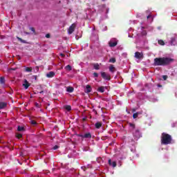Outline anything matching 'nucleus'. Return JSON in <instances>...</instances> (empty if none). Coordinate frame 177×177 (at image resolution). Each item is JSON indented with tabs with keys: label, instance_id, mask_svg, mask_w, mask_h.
I'll return each instance as SVG.
<instances>
[{
	"label": "nucleus",
	"instance_id": "21",
	"mask_svg": "<svg viewBox=\"0 0 177 177\" xmlns=\"http://www.w3.org/2000/svg\"><path fill=\"white\" fill-rule=\"evenodd\" d=\"M25 71H26V73H31V71H32V68H31V67H26L25 68Z\"/></svg>",
	"mask_w": 177,
	"mask_h": 177
},
{
	"label": "nucleus",
	"instance_id": "23",
	"mask_svg": "<svg viewBox=\"0 0 177 177\" xmlns=\"http://www.w3.org/2000/svg\"><path fill=\"white\" fill-rule=\"evenodd\" d=\"M18 41H20V42H21L22 44H27V41L26 40H24L23 39L20 38V37H17Z\"/></svg>",
	"mask_w": 177,
	"mask_h": 177
},
{
	"label": "nucleus",
	"instance_id": "48",
	"mask_svg": "<svg viewBox=\"0 0 177 177\" xmlns=\"http://www.w3.org/2000/svg\"><path fill=\"white\" fill-rule=\"evenodd\" d=\"M39 93H44V91H40Z\"/></svg>",
	"mask_w": 177,
	"mask_h": 177
},
{
	"label": "nucleus",
	"instance_id": "34",
	"mask_svg": "<svg viewBox=\"0 0 177 177\" xmlns=\"http://www.w3.org/2000/svg\"><path fill=\"white\" fill-rule=\"evenodd\" d=\"M30 31H32V32L35 35L36 33H35V28H32V27H30Z\"/></svg>",
	"mask_w": 177,
	"mask_h": 177
},
{
	"label": "nucleus",
	"instance_id": "49",
	"mask_svg": "<svg viewBox=\"0 0 177 177\" xmlns=\"http://www.w3.org/2000/svg\"><path fill=\"white\" fill-rule=\"evenodd\" d=\"M35 77V80H37V76H34Z\"/></svg>",
	"mask_w": 177,
	"mask_h": 177
},
{
	"label": "nucleus",
	"instance_id": "6",
	"mask_svg": "<svg viewBox=\"0 0 177 177\" xmlns=\"http://www.w3.org/2000/svg\"><path fill=\"white\" fill-rule=\"evenodd\" d=\"M75 30V24H73L68 30V33L71 35L72 32H74Z\"/></svg>",
	"mask_w": 177,
	"mask_h": 177
},
{
	"label": "nucleus",
	"instance_id": "16",
	"mask_svg": "<svg viewBox=\"0 0 177 177\" xmlns=\"http://www.w3.org/2000/svg\"><path fill=\"white\" fill-rule=\"evenodd\" d=\"M158 45H161V46H164V45H165V42L162 39H159L158 41Z\"/></svg>",
	"mask_w": 177,
	"mask_h": 177
},
{
	"label": "nucleus",
	"instance_id": "19",
	"mask_svg": "<svg viewBox=\"0 0 177 177\" xmlns=\"http://www.w3.org/2000/svg\"><path fill=\"white\" fill-rule=\"evenodd\" d=\"M15 136H16V138H17V139H21V138H23V134L17 133L15 134Z\"/></svg>",
	"mask_w": 177,
	"mask_h": 177
},
{
	"label": "nucleus",
	"instance_id": "1",
	"mask_svg": "<svg viewBox=\"0 0 177 177\" xmlns=\"http://www.w3.org/2000/svg\"><path fill=\"white\" fill-rule=\"evenodd\" d=\"M174 62L175 59L170 57H156L153 59V66H169Z\"/></svg>",
	"mask_w": 177,
	"mask_h": 177
},
{
	"label": "nucleus",
	"instance_id": "42",
	"mask_svg": "<svg viewBox=\"0 0 177 177\" xmlns=\"http://www.w3.org/2000/svg\"><path fill=\"white\" fill-rule=\"evenodd\" d=\"M102 160V158H97V161H98V162H100L99 160Z\"/></svg>",
	"mask_w": 177,
	"mask_h": 177
},
{
	"label": "nucleus",
	"instance_id": "31",
	"mask_svg": "<svg viewBox=\"0 0 177 177\" xmlns=\"http://www.w3.org/2000/svg\"><path fill=\"white\" fill-rule=\"evenodd\" d=\"M39 71V67L36 66L34 70V73H38Z\"/></svg>",
	"mask_w": 177,
	"mask_h": 177
},
{
	"label": "nucleus",
	"instance_id": "10",
	"mask_svg": "<svg viewBox=\"0 0 177 177\" xmlns=\"http://www.w3.org/2000/svg\"><path fill=\"white\" fill-rule=\"evenodd\" d=\"M86 93H91L92 92V87H91V85L88 84L86 86Z\"/></svg>",
	"mask_w": 177,
	"mask_h": 177
},
{
	"label": "nucleus",
	"instance_id": "14",
	"mask_svg": "<svg viewBox=\"0 0 177 177\" xmlns=\"http://www.w3.org/2000/svg\"><path fill=\"white\" fill-rule=\"evenodd\" d=\"M66 91L69 92V93H73V92H74V87L72 86H68L66 88Z\"/></svg>",
	"mask_w": 177,
	"mask_h": 177
},
{
	"label": "nucleus",
	"instance_id": "12",
	"mask_svg": "<svg viewBox=\"0 0 177 177\" xmlns=\"http://www.w3.org/2000/svg\"><path fill=\"white\" fill-rule=\"evenodd\" d=\"M47 78H53L55 77V72L50 71L46 74Z\"/></svg>",
	"mask_w": 177,
	"mask_h": 177
},
{
	"label": "nucleus",
	"instance_id": "30",
	"mask_svg": "<svg viewBox=\"0 0 177 177\" xmlns=\"http://www.w3.org/2000/svg\"><path fill=\"white\" fill-rule=\"evenodd\" d=\"M129 127H131V128H133V129H135V124L133 123H129Z\"/></svg>",
	"mask_w": 177,
	"mask_h": 177
},
{
	"label": "nucleus",
	"instance_id": "24",
	"mask_svg": "<svg viewBox=\"0 0 177 177\" xmlns=\"http://www.w3.org/2000/svg\"><path fill=\"white\" fill-rule=\"evenodd\" d=\"M114 70H115V68L114 67V66H111L109 67V71L111 72V73H114Z\"/></svg>",
	"mask_w": 177,
	"mask_h": 177
},
{
	"label": "nucleus",
	"instance_id": "44",
	"mask_svg": "<svg viewBox=\"0 0 177 177\" xmlns=\"http://www.w3.org/2000/svg\"><path fill=\"white\" fill-rule=\"evenodd\" d=\"M150 17H151V15H148V16L147 17V19H150Z\"/></svg>",
	"mask_w": 177,
	"mask_h": 177
},
{
	"label": "nucleus",
	"instance_id": "39",
	"mask_svg": "<svg viewBox=\"0 0 177 177\" xmlns=\"http://www.w3.org/2000/svg\"><path fill=\"white\" fill-rule=\"evenodd\" d=\"M46 38H50V34H46Z\"/></svg>",
	"mask_w": 177,
	"mask_h": 177
},
{
	"label": "nucleus",
	"instance_id": "22",
	"mask_svg": "<svg viewBox=\"0 0 177 177\" xmlns=\"http://www.w3.org/2000/svg\"><path fill=\"white\" fill-rule=\"evenodd\" d=\"M25 89H28V86H30V84H28V82H27V80H26V83L23 84Z\"/></svg>",
	"mask_w": 177,
	"mask_h": 177
},
{
	"label": "nucleus",
	"instance_id": "8",
	"mask_svg": "<svg viewBox=\"0 0 177 177\" xmlns=\"http://www.w3.org/2000/svg\"><path fill=\"white\" fill-rule=\"evenodd\" d=\"M108 164H109L110 167H113V168H115V167H117V162L113 161L111 162V159H109Z\"/></svg>",
	"mask_w": 177,
	"mask_h": 177
},
{
	"label": "nucleus",
	"instance_id": "45",
	"mask_svg": "<svg viewBox=\"0 0 177 177\" xmlns=\"http://www.w3.org/2000/svg\"><path fill=\"white\" fill-rule=\"evenodd\" d=\"M25 33L26 34V35H30V32H25Z\"/></svg>",
	"mask_w": 177,
	"mask_h": 177
},
{
	"label": "nucleus",
	"instance_id": "9",
	"mask_svg": "<svg viewBox=\"0 0 177 177\" xmlns=\"http://www.w3.org/2000/svg\"><path fill=\"white\" fill-rule=\"evenodd\" d=\"M92 138V134L91 133H86L84 135H83V139H91Z\"/></svg>",
	"mask_w": 177,
	"mask_h": 177
},
{
	"label": "nucleus",
	"instance_id": "26",
	"mask_svg": "<svg viewBox=\"0 0 177 177\" xmlns=\"http://www.w3.org/2000/svg\"><path fill=\"white\" fill-rule=\"evenodd\" d=\"M65 109H66V110H67V111H71V106H70V105H66L65 106Z\"/></svg>",
	"mask_w": 177,
	"mask_h": 177
},
{
	"label": "nucleus",
	"instance_id": "28",
	"mask_svg": "<svg viewBox=\"0 0 177 177\" xmlns=\"http://www.w3.org/2000/svg\"><path fill=\"white\" fill-rule=\"evenodd\" d=\"M116 60L115 58L112 57L109 59V63H115Z\"/></svg>",
	"mask_w": 177,
	"mask_h": 177
},
{
	"label": "nucleus",
	"instance_id": "2",
	"mask_svg": "<svg viewBox=\"0 0 177 177\" xmlns=\"http://www.w3.org/2000/svg\"><path fill=\"white\" fill-rule=\"evenodd\" d=\"M160 140L161 145H171L172 143V136L167 133H162Z\"/></svg>",
	"mask_w": 177,
	"mask_h": 177
},
{
	"label": "nucleus",
	"instance_id": "11",
	"mask_svg": "<svg viewBox=\"0 0 177 177\" xmlns=\"http://www.w3.org/2000/svg\"><path fill=\"white\" fill-rule=\"evenodd\" d=\"M7 106H8V104L6 102H0V110L6 109V107H7Z\"/></svg>",
	"mask_w": 177,
	"mask_h": 177
},
{
	"label": "nucleus",
	"instance_id": "38",
	"mask_svg": "<svg viewBox=\"0 0 177 177\" xmlns=\"http://www.w3.org/2000/svg\"><path fill=\"white\" fill-rule=\"evenodd\" d=\"M57 149H59V146L55 145V146L53 147V150H57Z\"/></svg>",
	"mask_w": 177,
	"mask_h": 177
},
{
	"label": "nucleus",
	"instance_id": "3",
	"mask_svg": "<svg viewBox=\"0 0 177 177\" xmlns=\"http://www.w3.org/2000/svg\"><path fill=\"white\" fill-rule=\"evenodd\" d=\"M170 44L171 46H177V35H171L170 37Z\"/></svg>",
	"mask_w": 177,
	"mask_h": 177
},
{
	"label": "nucleus",
	"instance_id": "32",
	"mask_svg": "<svg viewBox=\"0 0 177 177\" xmlns=\"http://www.w3.org/2000/svg\"><path fill=\"white\" fill-rule=\"evenodd\" d=\"M30 124H31V125H37V122H35V120H30Z\"/></svg>",
	"mask_w": 177,
	"mask_h": 177
},
{
	"label": "nucleus",
	"instance_id": "43",
	"mask_svg": "<svg viewBox=\"0 0 177 177\" xmlns=\"http://www.w3.org/2000/svg\"><path fill=\"white\" fill-rule=\"evenodd\" d=\"M93 111L95 113V114H97V111L96 110L93 109Z\"/></svg>",
	"mask_w": 177,
	"mask_h": 177
},
{
	"label": "nucleus",
	"instance_id": "13",
	"mask_svg": "<svg viewBox=\"0 0 177 177\" xmlns=\"http://www.w3.org/2000/svg\"><path fill=\"white\" fill-rule=\"evenodd\" d=\"M118 44V43L117 41H109V45L111 48H114L117 46Z\"/></svg>",
	"mask_w": 177,
	"mask_h": 177
},
{
	"label": "nucleus",
	"instance_id": "35",
	"mask_svg": "<svg viewBox=\"0 0 177 177\" xmlns=\"http://www.w3.org/2000/svg\"><path fill=\"white\" fill-rule=\"evenodd\" d=\"M76 136H77V138H82V139H84V135L82 134H76Z\"/></svg>",
	"mask_w": 177,
	"mask_h": 177
},
{
	"label": "nucleus",
	"instance_id": "29",
	"mask_svg": "<svg viewBox=\"0 0 177 177\" xmlns=\"http://www.w3.org/2000/svg\"><path fill=\"white\" fill-rule=\"evenodd\" d=\"M138 115H139V113H135L133 114V118H138Z\"/></svg>",
	"mask_w": 177,
	"mask_h": 177
},
{
	"label": "nucleus",
	"instance_id": "40",
	"mask_svg": "<svg viewBox=\"0 0 177 177\" xmlns=\"http://www.w3.org/2000/svg\"><path fill=\"white\" fill-rule=\"evenodd\" d=\"M60 56H62V57H64V56H66V55L64 54H63V53H61Z\"/></svg>",
	"mask_w": 177,
	"mask_h": 177
},
{
	"label": "nucleus",
	"instance_id": "4",
	"mask_svg": "<svg viewBox=\"0 0 177 177\" xmlns=\"http://www.w3.org/2000/svg\"><path fill=\"white\" fill-rule=\"evenodd\" d=\"M101 77L106 81H110V80H111L110 74L106 73V72H101Z\"/></svg>",
	"mask_w": 177,
	"mask_h": 177
},
{
	"label": "nucleus",
	"instance_id": "18",
	"mask_svg": "<svg viewBox=\"0 0 177 177\" xmlns=\"http://www.w3.org/2000/svg\"><path fill=\"white\" fill-rule=\"evenodd\" d=\"M98 92L103 93L104 92V86H100L97 89Z\"/></svg>",
	"mask_w": 177,
	"mask_h": 177
},
{
	"label": "nucleus",
	"instance_id": "47",
	"mask_svg": "<svg viewBox=\"0 0 177 177\" xmlns=\"http://www.w3.org/2000/svg\"><path fill=\"white\" fill-rule=\"evenodd\" d=\"M158 86L159 88H161V86H162L161 84H158Z\"/></svg>",
	"mask_w": 177,
	"mask_h": 177
},
{
	"label": "nucleus",
	"instance_id": "27",
	"mask_svg": "<svg viewBox=\"0 0 177 177\" xmlns=\"http://www.w3.org/2000/svg\"><path fill=\"white\" fill-rule=\"evenodd\" d=\"M17 131H19V132H21L24 131V128L23 127L18 126Z\"/></svg>",
	"mask_w": 177,
	"mask_h": 177
},
{
	"label": "nucleus",
	"instance_id": "5",
	"mask_svg": "<svg viewBox=\"0 0 177 177\" xmlns=\"http://www.w3.org/2000/svg\"><path fill=\"white\" fill-rule=\"evenodd\" d=\"M133 138L136 139V140H138V139L142 137V134L140 133V131L139 129H136L133 132Z\"/></svg>",
	"mask_w": 177,
	"mask_h": 177
},
{
	"label": "nucleus",
	"instance_id": "15",
	"mask_svg": "<svg viewBox=\"0 0 177 177\" xmlns=\"http://www.w3.org/2000/svg\"><path fill=\"white\" fill-rule=\"evenodd\" d=\"M102 122H98L95 123V127L97 129H100V128H102Z\"/></svg>",
	"mask_w": 177,
	"mask_h": 177
},
{
	"label": "nucleus",
	"instance_id": "25",
	"mask_svg": "<svg viewBox=\"0 0 177 177\" xmlns=\"http://www.w3.org/2000/svg\"><path fill=\"white\" fill-rule=\"evenodd\" d=\"M0 84H5V77H0Z\"/></svg>",
	"mask_w": 177,
	"mask_h": 177
},
{
	"label": "nucleus",
	"instance_id": "33",
	"mask_svg": "<svg viewBox=\"0 0 177 177\" xmlns=\"http://www.w3.org/2000/svg\"><path fill=\"white\" fill-rule=\"evenodd\" d=\"M89 168V167L88 166H82V169H84V171H86V169H88Z\"/></svg>",
	"mask_w": 177,
	"mask_h": 177
},
{
	"label": "nucleus",
	"instance_id": "17",
	"mask_svg": "<svg viewBox=\"0 0 177 177\" xmlns=\"http://www.w3.org/2000/svg\"><path fill=\"white\" fill-rule=\"evenodd\" d=\"M65 70H66V71H71V70H73V67H71V65H67L65 66Z\"/></svg>",
	"mask_w": 177,
	"mask_h": 177
},
{
	"label": "nucleus",
	"instance_id": "7",
	"mask_svg": "<svg viewBox=\"0 0 177 177\" xmlns=\"http://www.w3.org/2000/svg\"><path fill=\"white\" fill-rule=\"evenodd\" d=\"M135 57L136 59H143V53L136 52Z\"/></svg>",
	"mask_w": 177,
	"mask_h": 177
},
{
	"label": "nucleus",
	"instance_id": "41",
	"mask_svg": "<svg viewBox=\"0 0 177 177\" xmlns=\"http://www.w3.org/2000/svg\"><path fill=\"white\" fill-rule=\"evenodd\" d=\"M86 167H88V168H92V165H87Z\"/></svg>",
	"mask_w": 177,
	"mask_h": 177
},
{
	"label": "nucleus",
	"instance_id": "20",
	"mask_svg": "<svg viewBox=\"0 0 177 177\" xmlns=\"http://www.w3.org/2000/svg\"><path fill=\"white\" fill-rule=\"evenodd\" d=\"M93 67L95 70H100V66H99V64H94Z\"/></svg>",
	"mask_w": 177,
	"mask_h": 177
},
{
	"label": "nucleus",
	"instance_id": "36",
	"mask_svg": "<svg viewBox=\"0 0 177 177\" xmlns=\"http://www.w3.org/2000/svg\"><path fill=\"white\" fill-rule=\"evenodd\" d=\"M93 77H94L95 78H97V77H99V74H98L97 73H93Z\"/></svg>",
	"mask_w": 177,
	"mask_h": 177
},
{
	"label": "nucleus",
	"instance_id": "46",
	"mask_svg": "<svg viewBox=\"0 0 177 177\" xmlns=\"http://www.w3.org/2000/svg\"><path fill=\"white\" fill-rule=\"evenodd\" d=\"M83 121H86V118H83Z\"/></svg>",
	"mask_w": 177,
	"mask_h": 177
},
{
	"label": "nucleus",
	"instance_id": "37",
	"mask_svg": "<svg viewBox=\"0 0 177 177\" xmlns=\"http://www.w3.org/2000/svg\"><path fill=\"white\" fill-rule=\"evenodd\" d=\"M162 78H163L164 81H167V80L168 79V75H163Z\"/></svg>",
	"mask_w": 177,
	"mask_h": 177
}]
</instances>
